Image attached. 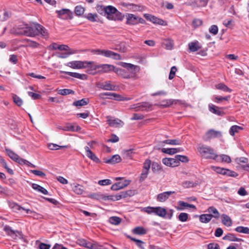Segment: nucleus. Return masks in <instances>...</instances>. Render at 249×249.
<instances>
[{"label":"nucleus","instance_id":"f257e3e1","mask_svg":"<svg viewBox=\"0 0 249 249\" xmlns=\"http://www.w3.org/2000/svg\"><path fill=\"white\" fill-rule=\"evenodd\" d=\"M144 212L148 214L154 213L160 217L171 219L173 216L174 210L170 209L168 212L166 210L161 207H145L143 209Z\"/></svg>","mask_w":249,"mask_h":249},{"label":"nucleus","instance_id":"f03ea898","mask_svg":"<svg viewBox=\"0 0 249 249\" xmlns=\"http://www.w3.org/2000/svg\"><path fill=\"white\" fill-rule=\"evenodd\" d=\"M197 149L201 156L204 159L215 160L218 157V155L215 152L214 150L206 145L199 144Z\"/></svg>","mask_w":249,"mask_h":249},{"label":"nucleus","instance_id":"7ed1b4c3","mask_svg":"<svg viewBox=\"0 0 249 249\" xmlns=\"http://www.w3.org/2000/svg\"><path fill=\"white\" fill-rule=\"evenodd\" d=\"M10 33L16 36H25L30 37H34L35 35L33 27L29 26L27 24L13 28L10 30Z\"/></svg>","mask_w":249,"mask_h":249},{"label":"nucleus","instance_id":"20e7f679","mask_svg":"<svg viewBox=\"0 0 249 249\" xmlns=\"http://www.w3.org/2000/svg\"><path fill=\"white\" fill-rule=\"evenodd\" d=\"M93 64V61H72L68 63L67 66L73 69H79L89 68Z\"/></svg>","mask_w":249,"mask_h":249},{"label":"nucleus","instance_id":"39448f33","mask_svg":"<svg viewBox=\"0 0 249 249\" xmlns=\"http://www.w3.org/2000/svg\"><path fill=\"white\" fill-rule=\"evenodd\" d=\"M93 52L98 55H102L107 57L112 58L115 60H121L122 57L120 54L110 50L96 49Z\"/></svg>","mask_w":249,"mask_h":249},{"label":"nucleus","instance_id":"423d86ee","mask_svg":"<svg viewBox=\"0 0 249 249\" xmlns=\"http://www.w3.org/2000/svg\"><path fill=\"white\" fill-rule=\"evenodd\" d=\"M35 27H33V32L35 35L34 37L36 36L40 35L44 38H48L49 37V34L47 30L43 26L39 23H34Z\"/></svg>","mask_w":249,"mask_h":249},{"label":"nucleus","instance_id":"0eeeda50","mask_svg":"<svg viewBox=\"0 0 249 249\" xmlns=\"http://www.w3.org/2000/svg\"><path fill=\"white\" fill-rule=\"evenodd\" d=\"M55 13L59 18L63 20H71L73 18V13L69 9L63 8L60 10H56Z\"/></svg>","mask_w":249,"mask_h":249},{"label":"nucleus","instance_id":"6e6552de","mask_svg":"<svg viewBox=\"0 0 249 249\" xmlns=\"http://www.w3.org/2000/svg\"><path fill=\"white\" fill-rule=\"evenodd\" d=\"M115 67L110 64H101V65H93L90 66L89 69L90 70L95 71L98 69H101V71L103 72H108L109 71H115Z\"/></svg>","mask_w":249,"mask_h":249},{"label":"nucleus","instance_id":"1a4fd4ad","mask_svg":"<svg viewBox=\"0 0 249 249\" xmlns=\"http://www.w3.org/2000/svg\"><path fill=\"white\" fill-rule=\"evenodd\" d=\"M126 17L127 24L136 25L139 23H142L144 21L142 18L132 14H127Z\"/></svg>","mask_w":249,"mask_h":249},{"label":"nucleus","instance_id":"9d476101","mask_svg":"<svg viewBox=\"0 0 249 249\" xmlns=\"http://www.w3.org/2000/svg\"><path fill=\"white\" fill-rule=\"evenodd\" d=\"M110 81H106L104 82H98L96 84L97 88L106 90H116V86L111 84Z\"/></svg>","mask_w":249,"mask_h":249},{"label":"nucleus","instance_id":"9b49d317","mask_svg":"<svg viewBox=\"0 0 249 249\" xmlns=\"http://www.w3.org/2000/svg\"><path fill=\"white\" fill-rule=\"evenodd\" d=\"M4 231L8 235L11 236L14 239H16L18 237L20 238L22 235L21 232L18 231H14L9 226H5L4 228Z\"/></svg>","mask_w":249,"mask_h":249},{"label":"nucleus","instance_id":"f8f14e48","mask_svg":"<svg viewBox=\"0 0 249 249\" xmlns=\"http://www.w3.org/2000/svg\"><path fill=\"white\" fill-rule=\"evenodd\" d=\"M222 137V133L220 131H216L213 129H210L205 135V137L203 138L205 141H207L215 138H220Z\"/></svg>","mask_w":249,"mask_h":249},{"label":"nucleus","instance_id":"ddd939ff","mask_svg":"<svg viewBox=\"0 0 249 249\" xmlns=\"http://www.w3.org/2000/svg\"><path fill=\"white\" fill-rule=\"evenodd\" d=\"M144 17L146 19V20L151 21L154 24H157L161 25H166L167 24L163 20L148 14H145L144 15Z\"/></svg>","mask_w":249,"mask_h":249},{"label":"nucleus","instance_id":"4468645a","mask_svg":"<svg viewBox=\"0 0 249 249\" xmlns=\"http://www.w3.org/2000/svg\"><path fill=\"white\" fill-rule=\"evenodd\" d=\"M162 161L164 165L169 167H174L179 166V162L177 160V158H176V156L175 157V158H163Z\"/></svg>","mask_w":249,"mask_h":249},{"label":"nucleus","instance_id":"2eb2a0df","mask_svg":"<svg viewBox=\"0 0 249 249\" xmlns=\"http://www.w3.org/2000/svg\"><path fill=\"white\" fill-rule=\"evenodd\" d=\"M209 111L217 115L223 116L225 114L223 108L216 106L212 104H210L208 105Z\"/></svg>","mask_w":249,"mask_h":249},{"label":"nucleus","instance_id":"dca6fc26","mask_svg":"<svg viewBox=\"0 0 249 249\" xmlns=\"http://www.w3.org/2000/svg\"><path fill=\"white\" fill-rule=\"evenodd\" d=\"M175 193L174 191H167L158 194L157 196V199L160 202H165L168 199L169 196Z\"/></svg>","mask_w":249,"mask_h":249},{"label":"nucleus","instance_id":"f3484780","mask_svg":"<svg viewBox=\"0 0 249 249\" xmlns=\"http://www.w3.org/2000/svg\"><path fill=\"white\" fill-rule=\"evenodd\" d=\"M107 122L108 125L112 127H120L123 126L124 123L119 119H112L107 117Z\"/></svg>","mask_w":249,"mask_h":249},{"label":"nucleus","instance_id":"a211bd4d","mask_svg":"<svg viewBox=\"0 0 249 249\" xmlns=\"http://www.w3.org/2000/svg\"><path fill=\"white\" fill-rule=\"evenodd\" d=\"M122 159L119 155H114L110 158L105 160V162L108 164H114L121 161Z\"/></svg>","mask_w":249,"mask_h":249},{"label":"nucleus","instance_id":"6ab92c4d","mask_svg":"<svg viewBox=\"0 0 249 249\" xmlns=\"http://www.w3.org/2000/svg\"><path fill=\"white\" fill-rule=\"evenodd\" d=\"M85 149L86 152L87 156L96 163H99L100 161L99 158L90 150L88 146H85Z\"/></svg>","mask_w":249,"mask_h":249},{"label":"nucleus","instance_id":"aec40b11","mask_svg":"<svg viewBox=\"0 0 249 249\" xmlns=\"http://www.w3.org/2000/svg\"><path fill=\"white\" fill-rule=\"evenodd\" d=\"M81 130L79 125H73L71 123H67L64 126V131L71 132H77Z\"/></svg>","mask_w":249,"mask_h":249},{"label":"nucleus","instance_id":"412c9836","mask_svg":"<svg viewBox=\"0 0 249 249\" xmlns=\"http://www.w3.org/2000/svg\"><path fill=\"white\" fill-rule=\"evenodd\" d=\"M62 73L67 74L71 77L79 79L85 80L87 79V76L85 74H80L77 72H69V71H62Z\"/></svg>","mask_w":249,"mask_h":249},{"label":"nucleus","instance_id":"4be33fe9","mask_svg":"<svg viewBox=\"0 0 249 249\" xmlns=\"http://www.w3.org/2000/svg\"><path fill=\"white\" fill-rule=\"evenodd\" d=\"M188 47L190 51L192 52H196L201 48V46L199 45L198 41L197 40L189 43L188 44Z\"/></svg>","mask_w":249,"mask_h":249},{"label":"nucleus","instance_id":"5701e85b","mask_svg":"<svg viewBox=\"0 0 249 249\" xmlns=\"http://www.w3.org/2000/svg\"><path fill=\"white\" fill-rule=\"evenodd\" d=\"M223 239L224 240H228L230 241H236L240 242L243 241L241 238H238L233 233H228L223 237Z\"/></svg>","mask_w":249,"mask_h":249},{"label":"nucleus","instance_id":"b1692460","mask_svg":"<svg viewBox=\"0 0 249 249\" xmlns=\"http://www.w3.org/2000/svg\"><path fill=\"white\" fill-rule=\"evenodd\" d=\"M178 206L180 207L178 208V210H183L185 208H190L196 210V207L193 204H190L187 202L182 201H179L178 202Z\"/></svg>","mask_w":249,"mask_h":249},{"label":"nucleus","instance_id":"393cba45","mask_svg":"<svg viewBox=\"0 0 249 249\" xmlns=\"http://www.w3.org/2000/svg\"><path fill=\"white\" fill-rule=\"evenodd\" d=\"M222 223L226 226L230 227L232 225V220L230 217L226 214L221 215Z\"/></svg>","mask_w":249,"mask_h":249},{"label":"nucleus","instance_id":"a878e982","mask_svg":"<svg viewBox=\"0 0 249 249\" xmlns=\"http://www.w3.org/2000/svg\"><path fill=\"white\" fill-rule=\"evenodd\" d=\"M139 107H140L141 111H148L151 110L152 105L149 102H144L138 103Z\"/></svg>","mask_w":249,"mask_h":249},{"label":"nucleus","instance_id":"bb28decb","mask_svg":"<svg viewBox=\"0 0 249 249\" xmlns=\"http://www.w3.org/2000/svg\"><path fill=\"white\" fill-rule=\"evenodd\" d=\"M124 16L116 8V11L113 12L109 19L114 20H122Z\"/></svg>","mask_w":249,"mask_h":249},{"label":"nucleus","instance_id":"cd10ccee","mask_svg":"<svg viewBox=\"0 0 249 249\" xmlns=\"http://www.w3.org/2000/svg\"><path fill=\"white\" fill-rule=\"evenodd\" d=\"M104 9L105 10V16L107 15V18L109 19L113 12L116 11V8L111 5L106 6Z\"/></svg>","mask_w":249,"mask_h":249},{"label":"nucleus","instance_id":"c85d7f7f","mask_svg":"<svg viewBox=\"0 0 249 249\" xmlns=\"http://www.w3.org/2000/svg\"><path fill=\"white\" fill-rule=\"evenodd\" d=\"M119 64L123 67L127 69L128 70L132 71V72H134L135 71L136 69L138 68L137 66L134 65L131 63H127L121 62Z\"/></svg>","mask_w":249,"mask_h":249},{"label":"nucleus","instance_id":"c756f323","mask_svg":"<svg viewBox=\"0 0 249 249\" xmlns=\"http://www.w3.org/2000/svg\"><path fill=\"white\" fill-rule=\"evenodd\" d=\"M212 218V214H203L199 216V220L202 223H207L210 222Z\"/></svg>","mask_w":249,"mask_h":249},{"label":"nucleus","instance_id":"7c9ffc66","mask_svg":"<svg viewBox=\"0 0 249 249\" xmlns=\"http://www.w3.org/2000/svg\"><path fill=\"white\" fill-rule=\"evenodd\" d=\"M32 187L35 190L42 193L44 195H47L48 193V191L43 188V187L40 186L39 185L36 183H32Z\"/></svg>","mask_w":249,"mask_h":249},{"label":"nucleus","instance_id":"2f4dec72","mask_svg":"<svg viewBox=\"0 0 249 249\" xmlns=\"http://www.w3.org/2000/svg\"><path fill=\"white\" fill-rule=\"evenodd\" d=\"M243 129V128L240 126L234 125L231 126L229 130L230 134L234 136L236 133H238L240 130Z\"/></svg>","mask_w":249,"mask_h":249},{"label":"nucleus","instance_id":"473e14b6","mask_svg":"<svg viewBox=\"0 0 249 249\" xmlns=\"http://www.w3.org/2000/svg\"><path fill=\"white\" fill-rule=\"evenodd\" d=\"M8 205L9 207L12 209V210L17 213L18 211L21 210V208H22V207L18 205V203L13 202V201H9L8 202Z\"/></svg>","mask_w":249,"mask_h":249},{"label":"nucleus","instance_id":"72a5a7b5","mask_svg":"<svg viewBox=\"0 0 249 249\" xmlns=\"http://www.w3.org/2000/svg\"><path fill=\"white\" fill-rule=\"evenodd\" d=\"M132 231L137 235H144L147 233V230L142 227H137L133 229Z\"/></svg>","mask_w":249,"mask_h":249},{"label":"nucleus","instance_id":"f704fd0d","mask_svg":"<svg viewBox=\"0 0 249 249\" xmlns=\"http://www.w3.org/2000/svg\"><path fill=\"white\" fill-rule=\"evenodd\" d=\"M72 190L77 195H81L84 192V187L79 184H74Z\"/></svg>","mask_w":249,"mask_h":249},{"label":"nucleus","instance_id":"c9c22d12","mask_svg":"<svg viewBox=\"0 0 249 249\" xmlns=\"http://www.w3.org/2000/svg\"><path fill=\"white\" fill-rule=\"evenodd\" d=\"M102 200L107 201V200H112V201H116L119 200L120 199V197H119V194L116 195H108L106 196L103 195Z\"/></svg>","mask_w":249,"mask_h":249},{"label":"nucleus","instance_id":"e433bc0d","mask_svg":"<svg viewBox=\"0 0 249 249\" xmlns=\"http://www.w3.org/2000/svg\"><path fill=\"white\" fill-rule=\"evenodd\" d=\"M215 87L216 89L221 90L224 91L231 92L232 90L230 89L228 86L223 83H219L215 85Z\"/></svg>","mask_w":249,"mask_h":249},{"label":"nucleus","instance_id":"4c0bfd02","mask_svg":"<svg viewBox=\"0 0 249 249\" xmlns=\"http://www.w3.org/2000/svg\"><path fill=\"white\" fill-rule=\"evenodd\" d=\"M207 211H208V212H209L210 213L213 214H212L213 217H214L216 219L219 218V217L220 216V213L218 212V211H217V210L214 207H213V206L210 207L208 209Z\"/></svg>","mask_w":249,"mask_h":249},{"label":"nucleus","instance_id":"58836bf2","mask_svg":"<svg viewBox=\"0 0 249 249\" xmlns=\"http://www.w3.org/2000/svg\"><path fill=\"white\" fill-rule=\"evenodd\" d=\"M162 44L167 50H171L174 46V42L172 39L168 38L164 40Z\"/></svg>","mask_w":249,"mask_h":249},{"label":"nucleus","instance_id":"ea45409f","mask_svg":"<svg viewBox=\"0 0 249 249\" xmlns=\"http://www.w3.org/2000/svg\"><path fill=\"white\" fill-rule=\"evenodd\" d=\"M197 185L196 182L186 180L182 183V186L184 188H189L196 187Z\"/></svg>","mask_w":249,"mask_h":249},{"label":"nucleus","instance_id":"a19ab883","mask_svg":"<svg viewBox=\"0 0 249 249\" xmlns=\"http://www.w3.org/2000/svg\"><path fill=\"white\" fill-rule=\"evenodd\" d=\"M114 72L118 75H122L124 78L128 79L130 78V76L126 74V72L125 70L116 68Z\"/></svg>","mask_w":249,"mask_h":249},{"label":"nucleus","instance_id":"79ce46f5","mask_svg":"<svg viewBox=\"0 0 249 249\" xmlns=\"http://www.w3.org/2000/svg\"><path fill=\"white\" fill-rule=\"evenodd\" d=\"M103 194L100 193H92L88 195V197L98 200H102Z\"/></svg>","mask_w":249,"mask_h":249},{"label":"nucleus","instance_id":"37998d69","mask_svg":"<svg viewBox=\"0 0 249 249\" xmlns=\"http://www.w3.org/2000/svg\"><path fill=\"white\" fill-rule=\"evenodd\" d=\"M89 103V99H82L73 103L72 105L76 107H80L87 105Z\"/></svg>","mask_w":249,"mask_h":249},{"label":"nucleus","instance_id":"c03bdc74","mask_svg":"<svg viewBox=\"0 0 249 249\" xmlns=\"http://www.w3.org/2000/svg\"><path fill=\"white\" fill-rule=\"evenodd\" d=\"M12 98L14 103L18 107H20L22 105L23 102V100L18 95L15 94H12Z\"/></svg>","mask_w":249,"mask_h":249},{"label":"nucleus","instance_id":"a18cd8bd","mask_svg":"<svg viewBox=\"0 0 249 249\" xmlns=\"http://www.w3.org/2000/svg\"><path fill=\"white\" fill-rule=\"evenodd\" d=\"M128 237L131 241L135 242L136 245L140 249H144V246L145 245V243L144 242L130 236H128Z\"/></svg>","mask_w":249,"mask_h":249},{"label":"nucleus","instance_id":"49530a36","mask_svg":"<svg viewBox=\"0 0 249 249\" xmlns=\"http://www.w3.org/2000/svg\"><path fill=\"white\" fill-rule=\"evenodd\" d=\"M234 230L239 233L249 234V228L248 227L238 226L234 229Z\"/></svg>","mask_w":249,"mask_h":249},{"label":"nucleus","instance_id":"de8ad7c7","mask_svg":"<svg viewBox=\"0 0 249 249\" xmlns=\"http://www.w3.org/2000/svg\"><path fill=\"white\" fill-rule=\"evenodd\" d=\"M173 102L174 101L171 99L164 100L160 103L159 105L164 107H169L173 104Z\"/></svg>","mask_w":249,"mask_h":249},{"label":"nucleus","instance_id":"09e8293b","mask_svg":"<svg viewBox=\"0 0 249 249\" xmlns=\"http://www.w3.org/2000/svg\"><path fill=\"white\" fill-rule=\"evenodd\" d=\"M134 195V193L132 190H128L126 191L121 192L119 194L120 199L123 198H125L127 196H130Z\"/></svg>","mask_w":249,"mask_h":249},{"label":"nucleus","instance_id":"8fccbe9b","mask_svg":"<svg viewBox=\"0 0 249 249\" xmlns=\"http://www.w3.org/2000/svg\"><path fill=\"white\" fill-rule=\"evenodd\" d=\"M75 92L71 89H61L58 90V93L61 95H67L69 94H73Z\"/></svg>","mask_w":249,"mask_h":249},{"label":"nucleus","instance_id":"3c124183","mask_svg":"<svg viewBox=\"0 0 249 249\" xmlns=\"http://www.w3.org/2000/svg\"><path fill=\"white\" fill-rule=\"evenodd\" d=\"M85 9L81 5H77L74 8V13L77 16H82L84 13Z\"/></svg>","mask_w":249,"mask_h":249},{"label":"nucleus","instance_id":"603ef678","mask_svg":"<svg viewBox=\"0 0 249 249\" xmlns=\"http://www.w3.org/2000/svg\"><path fill=\"white\" fill-rule=\"evenodd\" d=\"M112 98L113 99L116 101H128L131 99L130 98L124 97L121 95L114 92L113 94Z\"/></svg>","mask_w":249,"mask_h":249},{"label":"nucleus","instance_id":"864d4df0","mask_svg":"<svg viewBox=\"0 0 249 249\" xmlns=\"http://www.w3.org/2000/svg\"><path fill=\"white\" fill-rule=\"evenodd\" d=\"M163 143L168 144L170 145H180L181 144V142L178 139L174 140H166L163 141L162 142Z\"/></svg>","mask_w":249,"mask_h":249},{"label":"nucleus","instance_id":"5fc2aeb1","mask_svg":"<svg viewBox=\"0 0 249 249\" xmlns=\"http://www.w3.org/2000/svg\"><path fill=\"white\" fill-rule=\"evenodd\" d=\"M161 151L163 153L167 154L169 155H173L177 153V150L175 148H163L161 149Z\"/></svg>","mask_w":249,"mask_h":249},{"label":"nucleus","instance_id":"6e6d98bb","mask_svg":"<svg viewBox=\"0 0 249 249\" xmlns=\"http://www.w3.org/2000/svg\"><path fill=\"white\" fill-rule=\"evenodd\" d=\"M122 221V219L117 216H112L109 218V222L113 225H117L119 224Z\"/></svg>","mask_w":249,"mask_h":249},{"label":"nucleus","instance_id":"4d7b16f0","mask_svg":"<svg viewBox=\"0 0 249 249\" xmlns=\"http://www.w3.org/2000/svg\"><path fill=\"white\" fill-rule=\"evenodd\" d=\"M230 96L221 97L214 95L213 97V100L216 103H219L223 100H228Z\"/></svg>","mask_w":249,"mask_h":249},{"label":"nucleus","instance_id":"13d9d810","mask_svg":"<svg viewBox=\"0 0 249 249\" xmlns=\"http://www.w3.org/2000/svg\"><path fill=\"white\" fill-rule=\"evenodd\" d=\"M6 152L8 156L13 160L16 161L17 160H18V158L19 156L13 151L8 149L6 150Z\"/></svg>","mask_w":249,"mask_h":249},{"label":"nucleus","instance_id":"bf43d9fd","mask_svg":"<svg viewBox=\"0 0 249 249\" xmlns=\"http://www.w3.org/2000/svg\"><path fill=\"white\" fill-rule=\"evenodd\" d=\"M176 158H177V160L179 162V165L180 164V161L184 163L188 162L189 161V159L186 156L177 155H176Z\"/></svg>","mask_w":249,"mask_h":249},{"label":"nucleus","instance_id":"052dcab7","mask_svg":"<svg viewBox=\"0 0 249 249\" xmlns=\"http://www.w3.org/2000/svg\"><path fill=\"white\" fill-rule=\"evenodd\" d=\"M149 170H144L142 169V172L139 178V181L140 182L143 181L147 177Z\"/></svg>","mask_w":249,"mask_h":249},{"label":"nucleus","instance_id":"680f3d73","mask_svg":"<svg viewBox=\"0 0 249 249\" xmlns=\"http://www.w3.org/2000/svg\"><path fill=\"white\" fill-rule=\"evenodd\" d=\"M124 188L122 182H119L113 184L111 187V189L113 191H118Z\"/></svg>","mask_w":249,"mask_h":249},{"label":"nucleus","instance_id":"e2e57ef3","mask_svg":"<svg viewBox=\"0 0 249 249\" xmlns=\"http://www.w3.org/2000/svg\"><path fill=\"white\" fill-rule=\"evenodd\" d=\"M224 175H226L228 177H236L238 176V174L233 171L225 169Z\"/></svg>","mask_w":249,"mask_h":249},{"label":"nucleus","instance_id":"0e129e2a","mask_svg":"<svg viewBox=\"0 0 249 249\" xmlns=\"http://www.w3.org/2000/svg\"><path fill=\"white\" fill-rule=\"evenodd\" d=\"M211 168L217 173L224 175V172L225 171V168L214 166H212Z\"/></svg>","mask_w":249,"mask_h":249},{"label":"nucleus","instance_id":"69168bd1","mask_svg":"<svg viewBox=\"0 0 249 249\" xmlns=\"http://www.w3.org/2000/svg\"><path fill=\"white\" fill-rule=\"evenodd\" d=\"M178 218L181 222H186L188 220V214L185 213H181L179 214Z\"/></svg>","mask_w":249,"mask_h":249},{"label":"nucleus","instance_id":"338daca9","mask_svg":"<svg viewBox=\"0 0 249 249\" xmlns=\"http://www.w3.org/2000/svg\"><path fill=\"white\" fill-rule=\"evenodd\" d=\"M209 31L210 33L216 35L218 33V28L217 25H213L210 27Z\"/></svg>","mask_w":249,"mask_h":249},{"label":"nucleus","instance_id":"774afa93","mask_svg":"<svg viewBox=\"0 0 249 249\" xmlns=\"http://www.w3.org/2000/svg\"><path fill=\"white\" fill-rule=\"evenodd\" d=\"M161 169L160 165L156 162H153L152 164V170L153 172L159 171Z\"/></svg>","mask_w":249,"mask_h":249}]
</instances>
